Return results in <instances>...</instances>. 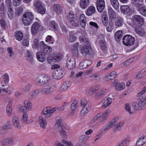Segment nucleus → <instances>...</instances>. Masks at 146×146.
<instances>
[{
  "label": "nucleus",
  "instance_id": "4468645a",
  "mask_svg": "<svg viewBox=\"0 0 146 146\" xmlns=\"http://www.w3.org/2000/svg\"><path fill=\"white\" fill-rule=\"evenodd\" d=\"M132 19L133 23L136 25L139 24L142 25L144 24L143 19L139 15H135L132 17Z\"/></svg>",
  "mask_w": 146,
  "mask_h": 146
},
{
  "label": "nucleus",
  "instance_id": "39448f33",
  "mask_svg": "<svg viewBox=\"0 0 146 146\" xmlns=\"http://www.w3.org/2000/svg\"><path fill=\"white\" fill-rule=\"evenodd\" d=\"M56 89V86L50 84H45L41 90V92L45 95H48L52 93Z\"/></svg>",
  "mask_w": 146,
  "mask_h": 146
},
{
  "label": "nucleus",
  "instance_id": "2eb2a0df",
  "mask_svg": "<svg viewBox=\"0 0 146 146\" xmlns=\"http://www.w3.org/2000/svg\"><path fill=\"white\" fill-rule=\"evenodd\" d=\"M121 12L124 14L130 15L132 13L129 7L127 5L122 6L120 8Z\"/></svg>",
  "mask_w": 146,
  "mask_h": 146
},
{
  "label": "nucleus",
  "instance_id": "a211bd4d",
  "mask_svg": "<svg viewBox=\"0 0 146 146\" xmlns=\"http://www.w3.org/2000/svg\"><path fill=\"white\" fill-rule=\"evenodd\" d=\"M14 138L13 137H10L8 138L2 140L1 143L3 145L5 146L9 144H13Z\"/></svg>",
  "mask_w": 146,
  "mask_h": 146
},
{
  "label": "nucleus",
  "instance_id": "774afa93",
  "mask_svg": "<svg viewBox=\"0 0 146 146\" xmlns=\"http://www.w3.org/2000/svg\"><path fill=\"white\" fill-rule=\"evenodd\" d=\"M3 126L6 131L9 129H11V125L10 123L9 122H7L5 123L3 125Z\"/></svg>",
  "mask_w": 146,
  "mask_h": 146
},
{
  "label": "nucleus",
  "instance_id": "a18cd8bd",
  "mask_svg": "<svg viewBox=\"0 0 146 146\" xmlns=\"http://www.w3.org/2000/svg\"><path fill=\"white\" fill-rule=\"evenodd\" d=\"M16 39L18 40H21L23 38V35L21 31H18L16 33L15 35Z\"/></svg>",
  "mask_w": 146,
  "mask_h": 146
},
{
  "label": "nucleus",
  "instance_id": "b1692460",
  "mask_svg": "<svg viewBox=\"0 0 146 146\" xmlns=\"http://www.w3.org/2000/svg\"><path fill=\"white\" fill-rule=\"evenodd\" d=\"M13 123L14 126L17 129H20L21 128V126L19 122L18 118L16 116H14L13 118Z\"/></svg>",
  "mask_w": 146,
  "mask_h": 146
},
{
  "label": "nucleus",
  "instance_id": "8fccbe9b",
  "mask_svg": "<svg viewBox=\"0 0 146 146\" xmlns=\"http://www.w3.org/2000/svg\"><path fill=\"white\" fill-rule=\"evenodd\" d=\"M108 110H106L104 113L101 114V119H100V122H102L106 120V117L108 115Z\"/></svg>",
  "mask_w": 146,
  "mask_h": 146
},
{
  "label": "nucleus",
  "instance_id": "20e7f679",
  "mask_svg": "<svg viewBox=\"0 0 146 146\" xmlns=\"http://www.w3.org/2000/svg\"><path fill=\"white\" fill-rule=\"evenodd\" d=\"M81 106L83 107L80 112L82 115L87 114L91 108V104L85 98L82 99L81 102Z\"/></svg>",
  "mask_w": 146,
  "mask_h": 146
},
{
  "label": "nucleus",
  "instance_id": "79ce46f5",
  "mask_svg": "<svg viewBox=\"0 0 146 146\" xmlns=\"http://www.w3.org/2000/svg\"><path fill=\"white\" fill-rule=\"evenodd\" d=\"M120 121L119 119L117 117H115L114 119H112L111 121L109 122L112 127L116 125L117 123H118Z\"/></svg>",
  "mask_w": 146,
  "mask_h": 146
},
{
  "label": "nucleus",
  "instance_id": "680f3d73",
  "mask_svg": "<svg viewBox=\"0 0 146 146\" xmlns=\"http://www.w3.org/2000/svg\"><path fill=\"white\" fill-rule=\"evenodd\" d=\"M7 51L9 54V56L11 58H13L14 54L13 50L12 48L11 47H8L7 48Z\"/></svg>",
  "mask_w": 146,
  "mask_h": 146
},
{
  "label": "nucleus",
  "instance_id": "69168bd1",
  "mask_svg": "<svg viewBox=\"0 0 146 146\" xmlns=\"http://www.w3.org/2000/svg\"><path fill=\"white\" fill-rule=\"evenodd\" d=\"M45 41L48 42L49 44H52L54 43L53 38L50 35H48L46 38Z\"/></svg>",
  "mask_w": 146,
  "mask_h": 146
},
{
  "label": "nucleus",
  "instance_id": "338daca9",
  "mask_svg": "<svg viewBox=\"0 0 146 146\" xmlns=\"http://www.w3.org/2000/svg\"><path fill=\"white\" fill-rule=\"evenodd\" d=\"M37 10L39 13L41 14H44L46 11V9L43 6L38 8V9H37Z\"/></svg>",
  "mask_w": 146,
  "mask_h": 146
},
{
  "label": "nucleus",
  "instance_id": "6e6d98bb",
  "mask_svg": "<svg viewBox=\"0 0 146 146\" xmlns=\"http://www.w3.org/2000/svg\"><path fill=\"white\" fill-rule=\"evenodd\" d=\"M112 127V126L110 125V123H108V124H106L104 127H103L102 129V131L104 133L106 132L108 130L110 129Z\"/></svg>",
  "mask_w": 146,
  "mask_h": 146
},
{
  "label": "nucleus",
  "instance_id": "13d9d810",
  "mask_svg": "<svg viewBox=\"0 0 146 146\" xmlns=\"http://www.w3.org/2000/svg\"><path fill=\"white\" fill-rule=\"evenodd\" d=\"M54 10L58 13H60L62 10V7L59 5H54Z\"/></svg>",
  "mask_w": 146,
  "mask_h": 146
},
{
  "label": "nucleus",
  "instance_id": "3c124183",
  "mask_svg": "<svg viewBox=\"0 0 146 146\" xmlns=\"http://www.w3.org/2000/svg\"><path fill=\"white\" fill-rule=\"evenodd\" d=\"M111 3L115 9H117L119 7L118 0H110Z\"/></svg>",
  "mask_w": 146,
  "mask_h": 146
},
{
  "label": "nucleus",
  "instance_id": "ea45409f",
  "mask_svg": "<svg viewBox=\"0 0 146 146\" xmlns=\"http://www.w3.org/2000/svg\"><path fill=\"white\" fill-rule=\"evenodd\" d=\"M78 43H75L73 45L72 49V52L74 54H77L78 53Z\"/></svg>",
  "mask_w": 146,
  "mask_h": 146
},
{
  "label": "nucleus",
  "instance_id": "9d476101",
  "mask_svg": "<svg viewBox=\"0 0 146 146\" xmlns=\"http://www.w3.org/2000/svg\"><path fill=\"white\" fill-rule=\"evenodd\" d=\"M54 78L56 79H60L64 76L63 71L60 68L55 69L52 74Z\"/></svg>",
  "mask_w": 146,
  "mask_h": 146
},
{
  "label": "nucleus",
  "instance_id": "58836bf2",
  "mask_svg": "<svg viewBox=\"0 0 146 146\" xmlns=\"http://www.w3.org/2000/svg\"><path fill=\"white\" fill-rule=\"evenodd\" d=\"M22 21L24 24L26 26H27L30 25L33 21H31L28 18L23 15L22 19Z\"/></svg>",
  "mask_w": 146,
  "mask_h": 146
},
{
  "label": "nucleus",
  "instance_id": "603ef678",
  "mask_svg": "<svg viewBox=\"0 0 146 146\" xmlns=\"http://www.w3.org/2000/svg\"><path fill=\"white\" fill-rule=\"evenodd\" d=\"M24 106L27 110H30L32 108V104L28 100H26L24 102Z\"/></svg>",
  "mask_w": 146,
  "mask_h": 146
},
{
  "label": "nucleus",
  "instance_id": "f704fd0d",
  "mask_svg": "<svg viewBox=\"0 0 146 146\" xmlns=\"http://www.w3.org/2000/svg\"><path fill=\"white\" fill-rule=\"evenodd\" d=\"M77 38L75 36L74 34L72 32H70L69 33V36L68 37V40L71 42H73L75 41Z\"/></svg>",
  "mask_w": 146,
  "mask_h": 146
},
{
  "label": "nucleus",
  "instance_id": "cd10ccee",
  "mask_svg": "<svg viewBox=\"0 0 146 146\" xmlns=\"http://www.w3.org/2000/svg\"><path fill=\"white\" fill-rule=\"evenodd\" d=\"M89 0H81L80 2V6L83 9H86L89 5Z\"/></svg>",
  "mask_w": 146,
  "mask_h": 146
},
{
  "label": "nucleus",
  "instance_id": "393cba45",
  "mask_svg": "<svg viewBox=\"0 0 146 146\" xmlns=\"http://www.w3.org/2000/svg\"><path fill=\"white\" fill-rule=\"evenodd\" d=\"M145 136L142 135L139 137L137 141L136 145L137 146H141L143 145L146 142V140H145Z\"/></svg>",
  "mask_w": 146,
  "mask_h": 146
},
{
  "label": "nucleus",
  "instance_id": "e2e57ef3",
  "mask_svg": "<svg viewBox=\"0 0 146 146\" xmlns=\"http://www.w3.org/2000/svg\"><path fill=\"white\" fill-rule=\"evenodd\" d=\"M27 52V60L30 61H32L33 60V57L32 52L29 50H28Z\"/></svg>",
  "mask_w": 146,
  "mask_h": 146
},
{
  "label": "nucleus",
  "instance_id": "c85d7f7f",
  "mask_svg": "<svg viewBox=\"0 0 146 146\" xmlns=\"http://www.w3.org/2000/svg\"><path fill=\"white\" fill-rule=\"evenodd\" d=\"M79 39L80 42L83 43L84 45H90L88 39L85 36L83 35L80 36Z\"/></svg>",
  "mask_w": 146,
  "mask_h": 146
},
{
  "label": "nucleus",
  "instance_id": "a19ab883",
  "mask_svg": "<svg viewBox=\"0 0 146 146\" xmlns=\"http://www.w3.org/2000/svg\"><path fill=\"white\" fill-rule=\"evenodd\" d=\"M124 123L123 121H120L116 125V126L114 127V130L116 131L121 130L122 127Z\"/></svg>",
  "mask_w": 146,
  "mask_h": 146
},
{
  "label": "nucleus",
  "instance_id": "f257e3e1",
  "mask_svg": "<svg viewBox=\"0 0 146 146\" xmlns=\"http://www.w3.org/2000/svg\"><path fill=\"white\" fill-rule=\"evenodd\" d=\"M56 109V107L53 108L47 107L43 109L42 112V115H40L38 118V122L41 128L44 129L47 126V123L44 117L46 119L50 117Z\"/></svg>",
  "mask_w": 146,
  "mask_h": 146
},
{
  "label": "nucleus",
  "instance_id": "2f4dec72",
  "mask_svg": "<svg viewBox=\"0 0 146 146\" xmlns=\"http://www.w3.org/2000/svg\"><path fill=\"white\" fill-rule=\"evenodd\" d=\"M80 20L81 26L83 28L85 27L86 26V21L84 14H81L80 15Z\"/></svg>",
  "mask_w": 146,
  "mask_h": 146
},
{
  "label": "nucleus",
  "instance_id": "4d7b16f0",
  "mask_svg": "<svg viewBox=\"0 0 146 146\" xmlns=\"http://www.w3.org/2000/svg\"><path fill=\"white\" fill-rule=\"evenodd\" d=\"M40 42L39 43V40L38 39L35 38L33 42V47L35 48L38 49L40 47Z\"/></svg>",
  "mask_w": 146,
  "mask_h": 146
},
{
  "label": "nucleus",
  "instance_id": "0eeeda50",
  "mask_svg": "<svg viewBox=\"0 0 146 146\" xmlns=\"http://www.w3.org/2000/svg\"><path fill=\"white\" fill-rule=\"evenodd\" d=\"M123 43L126 46H130L133 45L135 42L134 38L130 35H125L123 38Z\"/></svg>",
  "mask_w": 146,
  "mask_h": 146
},
{
  "label": "nucleus",
  "instance_id": "423d86ee",
  "mask_svg": "<svg viewBox=\"0 0 146 146\" xmlns=\"http://www.w3.org/2000/svg\"><path fill=\"white\" fill-rule=\"evenodd\" d=\"M49 78L48 76L45 74L39 75L36 80L37 83L39 86H42L48 82Z\"/></svg>",
  "mask_w": 146,
  "mask_h": 146
},
{
  "label": "nucleus",
  "instance_id": "9b49d317",
  "mask_svg": "<svg viewBox=\"0 0 146 146\" xmlns=\"http://www.w3.org/2000/svg\"><path fill=\"white\" fill-rule=\"evenodd\" d=\"M112 102L111 98L109 97L105 98L102 100L99 103V105L104 108H106L108 107Z\"/></svg>",
  "mask_w": 146,
  "mask_h": 146
},
{
  "label": "nucleus",
  "instance_id": "052dcab7",
  "mask_svg": "<svg viewBox=\"0 0 146 146\" xmlns=\"http://www.w3.org/2000/svg\"><path fill=\"white\" fill-rule=\"evenodd\" d=\"M7 115L9 116L11 115L12 112V110L11 107V104L9 103L8 105L7 108Z\"/></svg>",
  "mask_w": 146,
  "mask_h": 146
},
{
  "label": "nucleus",
  "instance_id": "6ab92c4d",
  "mask_svg": "<svg viewBox=\"0 0 146 146\" xmlns=\"http://www.w3.org/2000/svg\"><path fill=\"white\" fill-rule=\"evenodd\" d=\"M28 115L26 112H24L21 119L22 122L25 124H29L33 122V120H28Z\"/></svg>",
  "mask_w": 146,
  "mask_h": 146
},
{
  "label": "nucleus",
  "instance_id": "5701e85b",
  "mask_svg": "<svg viewBox=\"0 0 146 146\" xmlns=\"http://www.w3.org/2000/svg\"><path fill=\"white\" fill-rule=\"evenodd\" d=\"M123 35V31L121 30H119L117 31L115 34V40L119 42L121 40Z\"/></svg>",
  "mask_w": 146,
  "mask_h": 146
},
{
  "label": "nucleus",
  "instance_id": "e433bc0d",
  "mask_svg": "<svg viewBox=\"0 0 146 146\" xmlns=\"http://www.w3.org/2000/svg\"><path fill=\"white\" fill-rule=\"evenodd\" d=\"M139 10L141 14L146 17V8L145 6L141 5L139 7Z\"/></svg>",
  "mask_w": 146,
  "mask_h": 146
},
{
  "label": "nucleus",
  "instance_id": "49530a36",
  "mask_svg": "<svg viewBox=\"0 0 146 146\" xmlns=\"http://www.w3.org/2000/svg\"><path fill=\"white\" fill-rule=\"evenodd\" d=\"M145 69H143L141 70L136 75V78L138 79L141 78L143 77L145 74Z\"/></svg>",
  "mask_w": 146,
  "mask_h": 146
},
{
  "label": "nucleus",
  "instance_id": "f8f14e48",
  "mask_svg": "<svg viewBox=\"0 0 146 146\" xmlns=\"http://www.w3.org/2000/svg\"><path fill=\"white\" fill-rule=\"evenodd\" d=\"M38 22H35L32 24L31 29V33L33 35H36L38 33L40 27Z\"/></svg>",
  "mask_w": 146,
  "mask_h": 146
},
{
  "label": "nucleus",
  "instance_id": "bb28decb",
  "mask_svg": "<svg viewBox=\"0 0 146 146\" xmlns=\"http://www.w3.org/2000/svg\"><path fill=\"white\" fill-rule=\"evenodd\" d=\"M89 61L88 60H82L80 64L79 68L82 69L86 68L89 65Z\"/></svg>",
  "mask_w": 146,
  "mask_h": 146
},
{
  "label": "nucleus",
  "instance_id": "f3484780",
  "mask_svg": "<svg viewBox=\"0 0 146 146\" xmlns=\"http://www.w3.org/2000/svg\"><path fill=\"white\" fill-rule=\"evenodd\" d=\"M97 8L98 11L102 12L105 8V3L103 0H99L97 3Z\"/></svg>",
  "mask_w": 146,
  "mask_h": 146
},
{
  "label": "nucleus",
  "instance_id": "5fc2aeb1",
  "mask_svg": "<svg viewBox=\"0 0 146 146\" xmlns=\"http://www.w3.org/2000/svg\"><path fill=\"white\" fill-rule=\"evenodd\" d=\"M125 109L126 111L128 112L130 114H133V112L131 111V108L129 104H125Z\"/></svg>",
  "mask_w": 146,
  "mask_h": 146
},
{
  "label": "nucleus",
  "instance_id": "6e6552de",
  "mask_svg": "<svg viewBox=\"0 0 146 146\" xmlns=\"http://www.w3.org/2000/svg\"><path fill=\"white\" fill-rule=\"evenodd\" d=\"M40 48L41 52L45 55L49 54L52 50V48L45 44L42 41L40 42Z\"/></svg>",
  "mask_w": 146,
  "mask_h": 146
},
{
  "label": "nucleus",
  "instance_id": "09e8293b",
  "mask_svg": "<svg viewBox=\"0 0 146 146\" xmlns=\"http://www.w3.org/2000/svg\"><path fill=\"white\" fill-rule=\"evenodd\" d=\"M49 26L52 30L56 31L58 28L57 24L54 21H51L49 23Z\"/></svg>",
  "mask_w": 146,
  "mask_h": 146
},
{
  "label": "nucleus",
  "instance_id": "f03ea898",
  "mask_svg": "<svg viewBox=\"0 0 146 146\" xmlns=\"http://www.w3.org/2000/svg\"><path fill=\"white\" fill-rule=\"evenodd\" d=\"M146 92V86L144 87L141 92L139 93L137 95V97L139 102L135 106L134 108L136 110H142L145 106L146 105V96L143 98L142 96Z\"/></svg>",
  "mask_w": 146,
  "mask_h": 146
},
{
  "label": "nucleus",
  "instance_id": "473e14b6",
  "mask_svg": "<svg viewBox=\"0 0 146 146\" xmlns=\"http://www.w3.org/2000/svg\"><path fill=\"white\" fill-rule=\"evenodd\" d=\"M70 24L73 26L77 27L79 25V20L77 18H74L72 20L69 21Z\"/></svg>",
  "mask_w": 146,
  "mask_h": 146
},
{
  "label": "nucleus",
  "instance_id": "4c0bfd02",
  "mask_svg": "<svg viewBox=\"0 0 146 146\" xmlns=\"http://www.w3.org/2000/svg\"><path fill=\"white\" fill-rule=\"evenodd\" d=\"M100 46L101 49L105 52L107 48L106 44L104 40H101L100 41Z\"/></svg>",
  "mask_w": 146,
  "mask_h": 146
},
{
  "label": "nucleus",
  "instance_id": "412c9836",
  "mask_svg": "<svg viewBox=\"0 0 146 146\" xmlns=\"http://www.w3.org/2000/svg\"><path fill=\"white\" fill-rule=\"evenodd\" d=\"M106 89H101L96 94V97L98 99H100L106 95Z\"/></svg>",
  "mask_w": 146,
  "mask_h": 146
},
{
  "label": "nucleus",
  "instance_id": "a878e982",
  "mask_svg": "<svg viewBox=\"0 0 146 146\" xmlns=\"http://www.w3.org/2000/svg\"><path fill=\"white\" fill-rule=\"evenodd\" d=\"M95 11V8L93 6H90L87 9L86 14L87 15L90 16L94 14Z\"/></svg>",
  "mask_w": 146,
  "mask_h": 146
},
{
  "label": "nucleus",
  "instance_id": "1a4fd4ad",
  "mask_svg": "<svg viewBox=\"0 0 146 146\" xmlns=\"http://www.w3.org/2000/svg\"><path fill=\"white\" fill-rule=\"evenodd\" d=\"M89 45H84L81 47L80 49V52L83 56H86L90 54L92 52V50Z\"/></svg>",
  "mask_w": 146,
  "mask_h": 146
},
{
  "label": "nucleus",
  "instance_id": "0e129e2a",
  "mask_svg": "<svg viewBox=\"0 0 146 146\" xmlns=\"http://www.w3.org/2000/svg\"><path fill=\"white\" fill-rule=\"evenodd\" d=\"M136 33L140 36L143 35L145 34L144 31L141 29L136 28L135 30Z\"/></svg>",
  "mask_w": 146,
  "mask_h": 146
},
{
  "label": "nucleus",
  "instance_id": "c756f323",
  "mask_svg": "<svg viewBox=\"0 0 146 146\" xmlns=\"http://www.w3.org/2000/svg\"><path fill=\"white\" fill-rule=\"evenodd\" d=\"M9 81V77L8 75L7 74H5L3 76V81L1 85L3 86H4L6 85Z\"/></svg>",
  "mask_w": 146,
  "mask_h": 146
},
{
  "label": "nucleus",
  "instance_id": "aec40b11",
  "mask_svg": "<svg viewBox=\"0 0 146 146\" xmlns=\"http://www.w3.org/2000/svg\"><path fill=\"white\" fill-rule=\"evenodd\" d=\"M109 18L111 21L115 20L116 18V15L114 11L111 7H109L108 9Z\"/></svg>",
  "mask_w": 146,
  "mask_h": 146
},
{
  "label": "nucleus",
  "instance_id": "864d4df0",
  "mask_svg": "<svg viewBox=\"0 0 146 146\" xmlns=\"http://www.w3.org/2000/svg\"><path fill=\"white\" fill-rule=\"evenodd\" d=\"M23 15L24 16L26 17L33 21L34 19V18L33 15L31 12H26Z\"/></svg>",
  "mask_w": 146,
  "mask_h": 146
},
{
  "label": "nucleus",
  "instance_id": "c9c22d12",
  "mask_svg": "<svg viewBox=\"0 0 146 146\" xmlns=\"http://www.w3.org/2000/svg\"><path fill=\"white\" fill-rule=\"evenodd\" d=\"M7 11V14L9 19H12L14 16L13 7L11 8L9 6Z\"/></svg>",
  "mask_w": 146,
  "mask_h": 146
},
{
  "label": "nucleus",
  "instance_id": "bf43d9fd",
  "mask_svg": "<svg viewBox=\"0 0 146 146\" xmlns=\"http://www.w3.org/2000/svg\"><path fill=\"white\" fill-rule=\"evenodd\" d=\"M34 5L36 9H38V8L43 6L42 3L39 1H35L34 3Z\"/></svg>",
  "mask_w": 146,
  "mask_h": 146
},
{
  "label": "nucleus",
  "instance_id": "7c9ffc66",
  "mask_svg": "<svg viewBox=\"0 0 146 146\" xmlns=\"http://www.w3.org/2000/svg\"><path fill=\"white\" fill-rule=\"evenodd\" d=\"M44 55L43 54L40 52L37 53L36 56L38 60L42 62H44L45 60Z\"/></svg>",
  "mask_w": 146,
  "mask_h": 146
},
{
  "label": "nucleus",
  "instance_id": "4be33fe9",
  "mask_svg": "<svg viewBox=\"0 0 146 146\" xmlns=\"http://www.w3.org/2000/svg\"><path fill=\"white\" fill-rule=\"evenodd\" d=\"M123 23V19L119 16H118L116 17V19L115 22V25L117 27H120L122 26Z\"/></svg>",
  "mask_w": 146,
  "mask_h": 146
},
{
  "label": "nucleus",
  "instance_id": "c03bdc74",
  "mask_svg": "<svg viewBox=\"0 0 146 146\" xmlns=\"http://www.w3.org/2000/svg\"><path fill=\"white\" fill-rule=\"evenodd\" d=\"M32 86V85L31 84H28L24 86L22 88V91L24 93H27L30 90Z\"/></svg>",
  "mask_w": 146,
  "mask_h": 146
},
{
  "label": "nucleus",
  "instance_id": "ddd939ff",
  "mask_svg": "<svg viewBox=\"0 0 146 146\" xmlns=\"http://www.w3.org/2000/svg\"><path fill=\"white\" fill-rule=\"evenodd\" d=\"M66 65L68 68L72 69L75 66V62L74 58L69 57L68 58L66 61Z\"/></svg>",
  "mask_w": 146,
  "mask_h": 146
},
{
  "label": "nucleus",
  "instance_id": "7ed1b4c3",
  "mask_svg": "<svg viewBox=\"0 0 146 146\" xmlns=\"http://www.w3.org/2000/svg\"><path fill=\"white\" fill-rule=\"evenodd\" d=\"M56 125L59 134L63 138H67L68 136L66 131V129L65 125H62V118L60 117H57L56 118Z\"/></svg>",
  "mask_w": 146,
  "mask_h": 146
},
{
  "label": "nucleus",
  "instance_id": "72a5a7b5",
  "mask_svg": "<svg viewBox=\"0 0 146 146\" xmlns=\"http://www.w3.org/2000/svg\"><path fill=\"white\" fill-rule=\"evenodd\" d=\"M70 86V82L69 81L64 82L61 87V90L62 91H65L68 89Z\"/></svg>",
  "mask_w": 146,
  "mask_h": 146
},
{
  "label": "nucleus",
  "instance_id": "dca6fc26",
  "mask_svg": "<svg viewBox=\"0 0 146 146\" xmlns=\"http://www.w3.org/2000/svg\"><path fill=\"white\" fill-rule=\"evenodd\" d=\"M113 84L115 85V89L117 91H121L125 87V85L123 83L120 84L118 82L117 80H115L113 83Z\"/></svg>",
  "mask_w": 146,
  "mask_h": 146
},
{
  "label": "nucleus",
  "instance_id": "37998d69",
  "mask_svg": "<svg viewBox=\"0 0 146 146\" xmlns=\"http://www.w3.org/2000/svg\"><path fill=\"white\" fill-rule=\"evenodd\" d=\"M23 8L22 7H17L15 9V14L18 16H19L23 13Z\"/></svg>",
  "mask_w": 146,
  "mask_h": 146
},
{
  "label": "nucleus",
  "instance_id": "de8ad7c7",
  "mask_svg": "<svg viewBox=\"0 0 146 146\" xmlns=\"http://www.w3.org/2000/svg\"><path fill=\"white\" fill-rule=\"evenodd\" d=\"M114 27L113 23L112 21H109L108 26L106 27V30L108 32H111Z\"/></svg>",
  "mask_w": 146,
  "mask_h": 146
}]
</instances>
